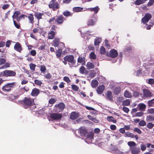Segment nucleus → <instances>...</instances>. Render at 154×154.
Masks as SVG:
<instances>
[{"label": "nucleus", "mask_w": 154, "mask_h": 154, "mask_svg": "<svg viewBox=\"0 0 154 154\" xmlns=\"http://www.w3.org/2000/svg\"><path fill=\"white\" fill-rule=\"evenodd\" d=\"M86 67L88 69H92L94 68V65L92 63L88 62L87 63Z\"/></svg>", "instance_id": "393cba45"}, {"label": "nucleus", "mask_w": 154, "mask_h": 154, "mask_svg": "<svg viewBox=\"0 0 154 154\" xmlns=\"http://www.w3.org/2000/svg\"><path fill=\"white\" fill-rule=\"evenodd\" d=\"M23 107L27 109L35 105L34 100L30 97H25L21 101Z\"/></svg>", "instance_id": "f03ea898"}, {"label": "nucleus", "mask_w": 154, "mask_h": 154, "mask_svg": "<svg viewBox=\"0 0 154 154\" xmlns=\"http://www.w3.org/2000/svg\"><path fill=\"white\" fill-rule=\"evenodd\" d=\"M131 47L130 46H127L125 49V51H128L131 50Z\"/></svg>", "instance_id": "774afa93"}, {"label": "nucleus", "mask_w": 154, "mask_h": 154, "mask_svg": "<svg viewBox=\"0 0 154 154\" xmlns=\"http://www.w3.org/2000/svg\"><path fill=\"white\" fill-rule=\"evenodd\" d=\"M20 21H17V22L15 20H13L14 24V26L17 29H19L20 28V24L19 23Z\"/></svg>", "instance_id": "cd10ccee"}, {"label": "nucleus", "mask_w": 154, "mask_h": 154, "mask_svg": "<svg viewBox=\"0 0 154 154\" xmlns=\"http://www.w3.org/2000/svg\"><path fill=\"white\" fill-rule=\"evenodd\" d=\"M63 14L66 17H69V16H72V14L69 11H64Z\"/></svg>", "instance_id": "4c0bfd02"}, {"label": "nucleus", "mask_w": 154, "mask_h": 154, "mask_svg": "<svg viewBox=\"0 0 154 154\" xmlns=\"http://www.w3.org/2000/svg\"><path fill=\"white\" fill-rule=\"evenodd\" d=\"M30 69L33 71H35V68L36 66V65L33 63H30L29 65Z\"/></svg>", "instance_id": "a18cd8bd"}, {"label": "nucleus", "mask_w": 154, "mask_h": 154, "mask_svg": "<svg viewBox=\"0 0 154 154\" xmlns=\"http://www.w3.org/2000/svg\"><path fill=\"white\" fill-rule=\"evenodd\" d=\"M87 24L88 26H93L95 24V22L92 19H90L88 21Z\"/></svg>", "instance_id": "e433bc0d"}, {"label": "nucleus", "mask_w": 154, "mask_h": 154, "mask_svg": "<svg viewBox=\"0 0 154 154\" xmlns=\"http://www.w3.org/2000/svg\"><path fill=\"white\" fill-rule=\"evenodd\" d=\"M79 131L81 136L83 137H85L86 139L91 140L93 139L94 133L92 131L88 132L87 130L84 127H80L79 128Z\"/></svg>", "instance_id": "f257e3e1"}, {"label": "nucleus", "mask_w": 154, "mask_h": 154, "mask_svg": "<svg viewBox=\"0 0 154 154\" xmlns=\"http://www.w3.org/2000/svg\"><path fill=\"white\" fill-rule=\"evenodd\" d=\"M34 82L35 84L39 86H41L42 84V82L41 81L37 79L35 80Z\"/></svg>", "instance_id": "6e6d98bb"}, {"label": "nucleus", "mask_w": 154, "mask_h": 154, "mask_svg": "<svg viewBox=\"0 0 154 154\" xmlns=\"http://www.w3.org/2000/svg\"><path fill=\"white\" fill-rule=\"evenodd\" d=\"M79 116V114L78 112H73L70 114V118L71 120H75L78 118Z\"/></svg>", "instance_id": "f8f14e48"}, {"label": "nucleus", "mask_w": 154, "mask_h": 154, "mask_svg": "<svg viewBox=\"0 0 154 154\" xmlns=\"http://www.w3.org/2000/svg\"><path fill=\"white\" fill-rule=\"evenodd\" d=\"M121 89L119 87H116L114 91V94L115 95L118 94L121 91Z\"/></svg>", "instance_id": "c756f323"}, {"label": "nucleus", "mask_w": 154, "mask_h": 154, "mask_svg": "<svg viewBox=\"0 0 154 154\" xmlns=\"http://www.w3.org/2000/svg\"><path fill=\"white\" fill-rule=\"evenodd\" d=\"M138 106L140 109L142 111H144L146 108V105L143 103L139 104Z\"/></svg>", "instance_id": "a878e982"}, {"label": "nucleus", "mask_w": 154, "mask_h": 154, "mask_svg": "<svg viewBox=\"0 0 154 154\" xmlns=\"http://www.w3.org/2000/svg\"><path fill=\"white\" fill-rule=\"evenodd\" d=\"M20 13L19 11H16L14 12L13 15L12 16L13 20L14 19H16L17 21H18V18H19L18 16L20 14Z\"/></svg>", "instance_id": "412c9836"}, {"label": "nucleus", "mask_w": 154, "mask_h": 154, "mask_svg": "<svg viewBox=\"0 0 154 154\" xmlns=\"http://www.w3.org/2000/svg\"><path fill=\"white\" fill-rule=\"evenodd\" d=\"M20 97L19 95L17 94L16 95L11 94V97L14 100H16L17 99Z\"/></svg>", "instance_id": "5fc2aeb1"}, {"label": "nucleus", "mask_w": 154, "mask_h": 154, "mask_svg": "<svg viewBox=\"0 0 154 154\" xmlns=\"http://www.w3.org/2000/svg\"><path fill=\"white\" fill-rule=\"evenodd\" d=\"M134 131L139 134H141L142 133V131L140 129L138 128H134Z\"/></svg>", "instance_id": "de8ad7c7"}, {"label": "nucleus", "mask_w": 154, "mask_h": 154, "mask_svg": "<svg viewBox=\"0 0 154 154\" xmlns=\"http://www.w3.org/2000/svg\"><path fill=\"white\" fill-rule=\"evenodd\" d=\"M100 8L98 6H97L94 8H88L87 10H89L91 11H94L95 14H97Z\"/></svg>", "instance_id": "b1692460"}, {"label": "nucleus", "mask_w": 154, "mask_h": 154, "mask_svg": "<svg viewBox=\"0 0 154 154\" xmlns=\"http://www.w3.org/2000/svg\"><path fill=\"white\" fill-rule=\"evenodd\" d=\"M85 70V68L84 66H81L79 70L80 73L82 74H83L84 73Z\"/></svg>", "instance_id": "3c124183"}, {"label": "nucleus", "mask_w": 154, "mask_h": 154, "mask_svg": "<svg viewBox=\"0 0 154 154\" xmlns=\"http://www.w3.org/2000/svg\"><path fill=\"white\" fill-rule=\"evenodd\" d=\"M148 83L149 84H154V79H150L148 80Z\"/></svg>", "instance_id": "680f3d73"}, {"label": "nucleus", "mask_w": 154, "mask_h": 154, "mask_svg": "<svg viewBox=\"0 0 154 154\" xmlns=\"http://www.w3.org/2000/svg\"><path fill=\"white\" fill-rule=\"evenodd\" d=\"M141 149L142 151H144L146 149V145L144 144L141 145L140 146Z\"/></svg>", "instance_id": "338daca9"}, {"label": "nucleus", "mask_w": 154, "mask_h": 154, "mask_svg": "<svg viewBox=\"0 0 154 154\" xmlns=\"http://www.w3.org/2000/svg\"><path fill=\"white\" fill-rule=\"evenodd\" d=\"M124 96L125 97L129 98L131 97L132 95L131 93L126 90L124 92Z\"/></svg>", "instance_id": "473e14b6"}, {"label": "nucleus", "mask_w": 154, "mask_h": 154, "mask_svg": "<svg viewBox=\"0 0 154 154\" xmlns=\"http://www.w3.org/2000/svg\"><path fill=\"white\" fill-rule=\"evenodd\" d=\"M48 7L55 11L60 8V3L57 0H51L49 3Z\"/></svg>", "instance_id": "7ed1b4c3"}, {"label": "nucleus", "mask_w": 154, "mask_h": 154, "mask_svg": "<svg viewBox=\"0 0 154 154\" xmlns=\"http://www.w3.org/2000/svg\"><path fill=\"white\" fill-rule=\"evenodd\" d=\"M105 88V86L103 85H99L97 88V91L99 94H101L103 92Z\"/></svg>", "instance_id": "dca6fc26"}, {"label": "nucleus", "mask_w": 154, "mask_h": 154, "mask_svg": "<svg viewBox=\"0 0 154 154\" xmlns=\"http://www.w3.org/2000/svg\"><path fill=\"white\" fill-rule=\"evenodd\" d=\"M44 15V14L43 13L36 12L34 14V16L39 21L40 19H42V16Z\"/></svg>", "instance_id": "6ab92c4d"}, {"label": "nucleus", "mask_w": 154, "mask_h": 154, "mask_svg": "<svg viewBox=\"0 0 154 154\" xmlns=\"http://www.w3.org/2000/svg\"><path fill=\"white\" fill-rule=\"evenodd\" d=\"M148 106L149 107L154 106V98L149 100L147 102Z\"/></svg>", "instance_id": "f704fd0d"}, {"label": "nucleus", "mask_w": 154, "mask_h": 154, "mask_svg": "<svg viewBox=\"0 0 154 154\" xmlns=\"http://www.w3.org/2000/svg\"><path fill=\"white\" fill-rule=\"evenodd\" d=\"M46 68L45 66H41L40 70L42 72H44L46 70Z\"/></svg>", "instance_id": "e2e57ef3"}, {"label": "nucleus", "mask_w": 154, "mask_h": 154, "mask_svg": "<svg viewBox=\"0 0 154 154\" xmlns=\"http://www.w3.org/2000/svg\"><path fill=\"white\" fill-rule=\"evenodd\" d=\"M106 52L105 48L103 46H102L100 48V53L101 54H104Z\"/></svg>", "instance_id": "8fccbe9b"}, {"label": "nucleus", "mask_w": 154, "mask_h": 154, "mask_svg": "<svg viewBox=\"0 0 154 154\" xmlns=\"http://www.w3.org/2000/svg\"><path fill=\"white\" fill-rule=\"evenodd\" d=\"M62 117V115L60 113H52L50 115V117L52 119L57 121L60 120Z\"/></svg>", "instance_id": "6e6552de"}, {"label": "nucleus", "mask_w": 154, "mask_h": 154, "mask_svg": "<svg viewBox=\"0 0 154 154\" xmlns=\"http://www.w3.org/2000/svg\"><path fill=\"white\" fill-rule=\"evenodd\" d=\"M53 45L54 47H58L60 43L64 45V44L62 42H60L59 38H55L53 42Z\"/></svg>", "instance_id": "2eb2a0df"}, {"label": "nucleus", "mask_w": 154, "mask_h": 154, "mask_svg": "<svg viewBox=\"0 0 154 154\" xmlns=\"http://www.w3.org/2000/svg\"><path fill=\"white\" fill-rule=\"evenodd\" d=\"M101 41V39L99 38H97L94 39V44L95 46H97L99 45L100 42Z\"/></svg>", "instance_id": "7c9ffc66"}, {"label": "nucleus", "mask_w": 154, "mask_h": 154, "mask_svg": "<svg viewBox=\"0 0 154 154\" xmlns=\"http://www.w3.org/2000/svg\"><path fill=\"white\" fill-rule=\"evenodd\" d=\"M27 17L29 20V23L33 24L34 23V19L33 15L32 14H28V16H27Z\"/></svg>", "instance_id": "aec40b11"}, {"label": "nucleus", "mask_w": 154, "mask_h": 154, "mask_svg": "<svg viewBox=\"0 0 154 154\" xmlns=\"http://www.w3.org/2000/svg\"><path fill=\"white\" fill-rule=\"evenodd\" d=\"M89 56L90 58L93 60H94L96 58V55L94 52H92L90 53Z\"/></svg>", "instance_id": "79ce46f5"}, {"label": "nucleus", "mask_w": 154, "mask_h": 154, "mask_svg": "<svg viewBox=\"0 0 154 154\" xmlns=\"http://www.w3.org/2000/svg\"><path fill=\"white\" fill-rule=\"evenodd\" d=\"M63 80L67 83H69L70 82V80L69 78L67 76H65L63 77Z\"/></svg>", "instance_id": "13d9d810"}, {"label": "nucleus", "mask_w": 154, "mask_h": 154, "mask_svg": "<svg viewBox=\"0 0 154 154\" xmlns=\"http://www.w3.org/2000/svg\"><path fill=\"white\" fill-rule=\"evenodd\" d=\"M55 107L57 108H59V109H60L61 111H63L65 108V105L63 103L60 102L58 104L56 105Z\"/></svg>", "instance_id": "a211bd4d"}, {"label": "nucleus", "mask_w": 154, "mask_h": 154, "mask_svg": "<svg viewBox=\"0 0 154 154\" xmlns=\"http://www.w3.org/2000/svg\"><path fill=\"white\" fill-rule=\"evenodd\" d=\"M39 93V90L36 88H34L32 89L31 94L32 96L36 97L37 96Z\"/></svg>", "instance_id": "4468645a"}, {"label": "nucleus", "mask_w": 154, "mask_h": 154, "mask_svg": "<svg viewBox=\"0 0 154 154\" xmlns=\"http://www.w3.org/2000/svg\"><path fill=\"white\" fill-rule=\"evenodd\" d=\"M146 121L148 122L154 121V117L151 115H148L146 117Z\"/></svg>", "instance_id": "bb28decb"}, {"label": "nucleus", "mask_w": 154, "mask_h": 154, "mask_svg": "<svg viewBox=\"0 0 154 154\" xmlns=\"http://www.w3.org/2000/svg\"><path fill=\"white\" fill-rule=\"evenodd\" d=\"M56 101L55 99L51 98L49 100V103L51 104H54Z\"/></svg>", "instance_id": "4d7b16f0"}, {"label": "nucleus", "mask_w": 154, "mask_h": 154, "mask_svg": "<svg viewBox=\"0 0 154 154\" xmlns=\"http://www.w3.org/2000/svg\"><path fill=\"white\" fill-rule=\"evenodd\" d=\"M130 104V100L129 99H126L123 101L122 105L123 106H128Z\"/></svg>", "instance_id": "72a5a7b5"}, {"label": "nucleus", "mask_w": 154, "mask_h": 154, "mask_svg": "<svg viewBox=\"0 0 154 154\" xmlns=\"http://www.w3.org/2000/svg\"><path fill=\"white\" fill-rule=\"evenodd\" d=\"M55 33L54 31H51L48 34V38L49 39H52L54 38Z\"/></svg>", "instance_id": "4be33fe9"}, {"label": "nucleus", "mask_w": 154, "mask_h": 154, "mask_svg": "<svg viewBox=\"0 0 154 154\" xmlns=\"http://www.w3.org/2000/svg\"><path fill=\"white\" fill-rule=\"evenodd\" d=\"M16 84L15 82L7 83L2 87V90L4 92L10 91L14 88Z\"/></svg>", "instance_id": "20e7f679"}, {"label": "nucleus", "mask_w": 154, "mask_h": 154, "mask_svg": "<svg viewBox=\"0 0 154 154\" xmlns=\"http://www.w3.org/2000/svg\"><path fill=\"white\" fill-rule=\"evenodd\" d=\"M128 144L130 147H134L136 145V144L135 142L131 141L128 142Z\"/></svg>", "instance_id": "c03bdc74"}, {"label": "nucleus", "mask_w": 154, "mask_h": 154, "mask_svg": "<svg viewBox=\"0 0 154 154\" xmlns=\"http://www.w3.org/2000/svg\"><path fill=\"white\" fill-rule=\"evenodd\" d=\"M143 96L146 98H150L153 96L154 94L149 90L147 89H143Z\"/></svg>", "instance_id": "423d86ee"}, {"label": "nucleus", "mask_w": 154, "mask_h": 154, "mask_svg": "<svg viewBox=\"0 0 154 154\" xmlns=\"http://www.w3.org/2000/svg\"><path fill=\"white\" fill-rule=\"evenodd\" d=\"M143 115V113L142 112H138L136 113L135 116L136 117H141Z\"/></svg>", "instance_id": "bf43d9fd"}, {"label": "nucleus", "mask_w": 154, "mask_h": 154, "mask_svg": "<svg viewBox=\"0 0 154 154\" xmlns=\"http://www.w3.org/2000/svg\"><path fill=\"white\" fill-rule=\"evenodd\" d=\"M44 76L45 78L48 79H51L52 77L51 75L49 73H47L45 74L44 75Z\"/></svg>", "instance_id": "603ef678"}, {"label": "nucleus", "mask_w": 154, "mask_h": 154, "mask_svg": "<svg viewBox=\"0 0 154 154\" xmlns=\"http://www.w3.org/2000/svg\"><path fill=\"white\" fill-rule=\"evenodd\" d=\"M71 87L73 90L75 91H77L79 90V87L75 85L74 84H72L71 85Z\"/></svg>", "instance_id": "49530a36"}, {"label": "nucleus", "mask_w": 154, "mask_h": 154, "mask_svg": "<svg viewBox=\"0 0 154 154\" xmlns=\"http://www.w3.org/2000/svg\"><path fill=\"white\" fill-rule=\"evenodd\" d=\"M14 48L17 51L21 52V51L22 50V46L21 44L19 42H17L14 45Z\"/></svg>", "instance_id": "9b49d317"}, {"label": "nucleus", "mask_w": 154, "mask_h": 154, "mask_svg": "<svg viewBox=\"0 0 154 154\" xmlns=\"http://www.w3.org/2000/svg\"><path fill=\"white\" fill-rule=\"evenodd\" d=\"M73 11L75 12H79L82 11L83 9V8L79 7H75L73 8Z\"/></svg>", "instance_id": "2f4dec72"}, {"label": "nucleus", "mask_w": 154, "mask_h": 154, "mask_svg": "<svg viewBox=\"0 0 154 154\" xmlns=\"http://www.w3.org/2000/svg\"><path fill=\"white\" fill-rule=\"evenodd\" d=\"M123 110L126 113H128L129 111V109L125 106H123L122 107Z\"/></svg>", "instance_id": "052dcab7"}, {"label": "nucleus", "mask_w": 154, "mask_h": 154, "mask_svg": "<svg viewBox=\"0 0 154 154\" xmlns=\"http://www.w3.org/2000/svg\"><path fill=\"white\" fill-rule=\"evenodd\" d=\"M146 125V122L143 120L140 121L139 123V125L141 126H145Z\"/></svg>", "instance_id": "09e8293b"}, {"label": "nucleus", "mask_w": 154, "mask_h": 154, "mask_svg": "<svg viewBox=\"0 0 154 154\" xmlns=\"http://www.w3.org/2000/svg\"><path fill=\"white\" fill-rule=\"evenodd\" d=\"M145 2L144 0H136L134 2V4L136 5H139L144 3Z\"/></svg>", "instance_id": "c9c22d12"}, {"label": "nucleus", "mask_w": 154, "mask_h": 154, "mask_svg": "<svg viewBox=\"0 0 154 154\" xmlns=\"http://www.w3.org/2000/svg\"><path fill=\"white\" fill-rule=\"evenodd\" d=\"M62 53V50L59 49L56 51V56L57 57H59L61 56Z\"/></svg>", "instance_id": "a19ab883"}, {"label": "nucleus", "mask_w": 154, "mask_h": 154, "mask_svg": "<svg viewBox=\"0 0 154 154\" xmlns=\"http://www.w3.org/2000/svg\"><path fill=\"white\" fill-rule=\"evenodd\" d=\"M98 84V82L97 80H93L91 83V86L93 88H95L97 87Z\"/></svg>", "instance_id": "c85d7f7f"}, {"label": "nucleus", "mask_w": 154, "mask_h": 154, "mask_svg": "<svg viewBox=\"0 0 154 154\" xmlns=\"http://www.w3.org/2000/svg\"><path fill=\"white\" fill-rule=\"evenodd\" d=\"M131 151L132 154H137L140 152V149L139 148L134 147L131 149Z\"/></svg>", "instance_id": "f3484780"}, {"label": "nucleus", "mask_w": 154, "mask_h": 154, "mask_svg": "<svg viewBox=\"0 0 154 154\" xmlns=\"http://www.w3.org/2000/svg\"><path fill=\"white\" fill-rule=\"evenodd\" d=\"M85 57H79L78 59V62L79 63H81L82 62L85 63Z\"/></svg>", "instance_id": "ea45409f"}, {"label": "nucleus", "mask_w": 154, "mask_h": 154, "mask_svg": "<svg viewBox=\"0 0 154 154\" xmlns=\"http://www.w3.org/2000/svg\"><path fill=\"white\" fill-rule=\"evenodd\" d=\"M96 74V72L94 70H91L89 74V77L91 78H93L95 76Z\"/></svg>", "instance_id": "37998d69"}, {"label": "nucleus", "mask_w": 154, "mask_h": 154, "mask_svg": "<svg viewBox=\"0 0 154 154\" xmlns=\"http://www.w3.org/2000/svg\"><path fill=\"white\" fill-rule=\"evenodd\" d=\"M65 20V18L62 15L57 16L55 20V22L57 24H63Z\"/></svg>", "instance_id": "9d476101"}, {"label": "nucleus", "mask_w": 154, "mask_h": 154, "mask_svg": "<svg viewBox=\"0 0 154 154\" xmlns=\"http://www.w3.org/2000/svg\"><path fill=\"white\" fill-rule=\"evenodd\" d=\"M106 97L110 101H112L113 100V97L112 92L110 91H107Z\"/></svg>", "instance_id": "5701e85b"}, {"label": "nucleus", "mask_w": 154, "mask_h": 154, "mask_svg": "<svg viewBox=\"0 0 154 154\" xmlns=\"http://www.w3.org/2000/svg\"><path fill=\"white\" fill-rule=\"evenodd\" d=\"M16 75V73L15 72L10 70H5L2 72L1 73V75L7 77L8 76H14Z\"/></svg>", "instance_id": "39448f33"}, {"label": "nucleus", "mask_w": 154, "mask_h": 154, "mask_svg": "<svg viewBox=\"0 0 154 154\" xmlns=\"http://www.w3.org/2000/svg\"><path fill=\"white\" fill-rule=\"evenodd\" d=\"M152 15L149 13L145 14L144 16L142 18L141 22L144 24H146L149 20L152 18Z\"/></svg>", "instance_id": "1a4fd4ad"}, {"label": "nucleus", "mask_w": 154, "mask_h": 154, "mask_svg": "<svg viewBox=\"0 0 154 154\" xmlns=\"http://www.w3.org/2000/svg\"><path fill=\"white\" fill-rule=\"evenodd\" d=\"M9 7V5L8 4H6L4 5L2 7V8L4 10L8 8Z\"/></svg>", "instance_id": "69168bd1"}, {"label": "nucleus", "mask_w": 154, "mask_h": 154, "mask_svg": "<svg viewBox=\"0 0 154 154\" xmlns=\"http://www.w3.org/2000/svg\"><path fill=\"white\" fill-rule=\"evenodd\" d=\"M63 60L71 63L72 66L74 64H75V61L74 60V57L72 55H66L64 57Z\"/></svg>", "instance_id": "0eeeda50"}, {"label": "nucleus", "mask_w": 154, "mask_h": 154, "mask_svg": "<svg viewBox=\"0 0 154 154\" xmlns=\"http://www.w3.org/2000/svg\"><path fill=\"white\" fill-rule=\"evenodd\" d=\"M154 126V124L151 122L148 123L146 125V127L149 129H152Z\"/></svg>", "instance_id": "864d4df0"}, {"label": "nucleus", "mask_w": 154, "mask_h": 154, "mask_svg": "<svg viewBox=\"0 0 154 154\" xmlns=\"http://www.w3.org/2000/svg\"><path fill=\"white\" fill-rule=\"evenodd\" d=\"M10 67V64L8 63H6L2 67V68H5Z\"/></svg>", "instance_id": "0e129e2a"}, {"label": "nucleus", "mask_w": 154, "mask_h": 154, "mask_svg": "<svg viewBox=\"0 0 154 154\" xmlns=\"http://www.w3.org/2000/svg\"><path fill=\"white\" fill-rule=\"evenodd\" d=\"M117 55V52L116 50L113 49L110 51L109 56L111 57L115 58L116 57Z\"/></svg>", "instance_id": "ddd939ff"}, {"label": "nucleus", "mask_w": 154, "mask_h": 154, "mask_svg": "<svg viewBox=\"0 0 154 154\" xmlns=\"http://www.w3.org/2000/svg\"><path fill=\"white\" fill-rule=\"evenodd\" d=\"M24 87L19 89L17 91V94L19 95L20 96L23 94L24 93Z\"/></svg>", "instance_id": "58836bf2"}]
</instances>
